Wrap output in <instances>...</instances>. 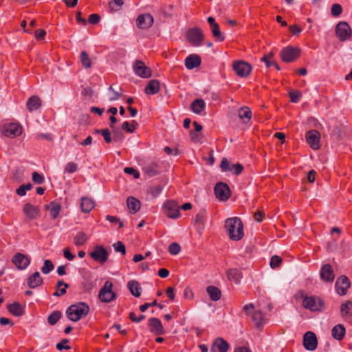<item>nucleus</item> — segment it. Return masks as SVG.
Segmentation results:
<instances>
[{
  "label": "nucleus",
  "instance_id": "nucleus-1",
  "mask_svg": "<svg viewBox=\"0 0 352 352\" xmlns=\"http://www.w3.org/2000/svg\"><path fill=\"white\" fill-rule=\"evenodd\" d=\"M224 228L230 239L239 241L244 235L243 225L240 218L237 217L228 218L226 220Z\"/></svg>",
  "mask_w": 352,
  "mask_h": 352
},
{
  "label": "nucleus",
  "instance_id": "nucleus-2",
  "mask_svg": "<svg viewBox=\"0 0 352 352\" xmlns=\"http://www.w3.org/2000/svg\"><path fill=\"white\" fill-rule=\"evenodd\" d=\"M89 311V307L85 302H80L69 307L66 314L69 320L77 322L82 317L86 316Z\"/></svg>",
  "mask_w": 352,
  "mask_h": 352
},
{
  "label": "nucleus",
  "instance_id": "nucleus-3",
  "mask_svg": "<svg viewBox=\"0 0 352 352\" xmlns=\"http://www.w3.org/2000/svg\"><path fill=\"white\" fill-rule=\"evenodd\" d=\"M302 306L311 311H320L324 308V302L317 296H305L302 300Z\"/></svg>",
  "mask_w": 352,
  "mask_h": 352
},
{
  "label": "nucleus",
  "instance_id": "nucleus-4",
  "mask_svg": "<svg viewBox=\"0 0 352 352\" xmlns=\"http://www.w3.org/2000/svg\"><path fill=\"white\" fill-rule=\"evenodd\" d=\"M186 38L192 45L198 47L201 45L204 39V35L200 28H194L187 31Z\"/></svg>",
  "mask_w": 352,
  "mask_h": 352
},
{
  "label": "nucleus",
  "instance_id": "nucleus-5",
  "mask_svg": "<svg viewBox=\"0 0 352 352\" xmlns=\"http://www.w3.org/2000/svg\"><path fill=\"white\" fill-rule=\"evenodd\" d=\"M300 50L297 47L287 46L280 51L282 60L285 63L296 60L300 55Z\"/></svg>",
  "mask_w": 352,
  "mask_h": 352
},
{
  "label": "nucleus",
  "instance_id": "nucleus-6",
  "mask_svg": "<svg viewBox=\"0 0 352 352\" xmlns=\"http://www.w3.org/2000/svg\"><path fill=\"white\" fill-rule=\"evenodd\" d=\"M112 283L107 280L99 292L98 298L101 302H110L116 298V295L112 291Z\"/></svg>",
  "mask_w": 352,
  "mask_h": 352
},
{
  "label": "nucleus",
  "instance_id": "nucleus-7",
  "mask_svg": "<svg viewBox=\"0 0 352 352\" xmlns=\"http://www.w3.org/2000/svg\"><path fill=\"white\" fill-rule=\"evenodd\" d=\"M164 214L171 219H177L180 217L179 206L173 200H168L163 204Z\"/></svg>",
  "mask_w": 352,
  "mask_h": 352
},
{
  "label": "nucleus",
  "instance_id": "nucleus-8",
  "mask_svg": "<svg viewBox=\"0 0 352 352\" xmlns=\"http://www.w3.org/2000/svg\"><path fill=\"white\" fill-rule=\"evenodd\" d=\"M350 287L351 281L346 276L342 275L337 278L335 289L340 296L346 295Z\"/></svg>",
  "mask_w": 352,
  "mask_h": 352
},
{
  "label": "nucleus",
  "instance_id": "nucleus-9",
  "mask_svg": "<svg viewBox=\"0 0 352 352\" xmlns=\"http://www.w3.org/2000/svg\"><path fill=\"white\" fill-rule=\"evenodd\" d=\"M305 139L309 146L314 150H318L320 147V134L315 129L308 131L305 134Z\"/></svg>",
  "mask_w": 352,
  "mask_h": 352
},
{
  "label": "nucleus",
  "instance_id": "nucleus-10",
  "mask_svg": "<svg viewBox=\"0 0 352 352\" xmlns=\"http://www.w3.org/2000/svg\"><path fill=\"white\" fill-rule=\"evenodd\" d=\"M214 194L216 197L221 201H226L229 199L231 195V191L228 184L219 182L214 186Z\"/></svg>",
  "mask_w": 352,
  "mask_h": 352
},
{
  "label": "nucleus",
  "instance_id": "nucleus-11",
  "mask_svg": "<svg viewBox=\"0 0 352 352\" xmlns=\"http://www.w3.org/2000/svg\"><path fill=\"white\" fill-rule=\"evenodd\" d=\"M337 37L342 41L346 40L351 35V29L349 25L344 21L338 23L336 28Z\"/></svg>",
  "mask_w": 352,
  "mask_h": 352
},
{
  "label": "nucleus",
  "instance_id": "nucleus-12",
  "mask_svg": "<svg viewBox=\"0 0 352 352\" xmlns=\"http://www.w3.org/2000/svg\"><path fill=\"white\" fill-rule=\"evenodd\" d=\"M232 67L236 74L242 78L249 76L252 71L251 65L244 61L234 62Z\"/></svg>",
  "mask_w": 352,
  "mask_h": 352
},
{
  "label": "nucleus",
  "instance_id": "nucleus-13",
  "mask_svg": "<svg viewBox=\"0 0 352 352\" xmlns=\"http://www.w3.org/2000/svg\"><path fill=\"white\" fill-rule=\"evenodd\" d=\"M89 255L94 261L102 264L107 261L109 256L107 251L102 245L96 246Z\"/></svg>",
  "mask_w": 352,
  "mask_h": 352
},
{
  "label": "nucleus",
  "instance_id": "nucleus-14",
  "mask_svg": "<svg viewBox=\"0 0 352 352\" xmlns=\"http://www.w3.org/2000/svg\"><path fill=\"white\" fill-rule=\"evenodd\" d=\"M303 345L309 351H314L317 348L318 340L316 334L312 331H307L303 336Z\"/></svg>",
  "mask_w": 352,
  "mask_h": 352
},
{
  "label": "nucleus",
  "instance_id": "nucleus-15",
  "mask_svg": "<svg viewBox=\"0 0 352 352\" xmlns=\"http://www.w3.org/2000/svg\"><path fill=\"white\" fill-rule=\"evenodd\" d=\"M2 132L7 137L14 138L20 135L22 130L19 124L8 123L4 124Z\"/></svg>",
  "mask_w": 352,
  "mask_h": 352
},
{
  "label": "nucleus",
  "instance_id": "nucleus-16",
  "mask_svg": "<svg viewBox=\"0 0 352 352\" xmlns=\"http://www.w3.org/2000/svg\"><path fill=\"white\" fill-rule=\"evenodd\" d=\"M148 325L151 333L157 336L164 335L165 330L161 320L157 318H151L148 320Z\"/></svg>",
  "mask_w": 352,
  "mask_h": 352
},
{
  "label": "nucleus",
  "instance_id": "nucleus-17",
  "mask_svg": "<svg viewBox=\"0 0 352 352\" xmlns=\"http://www.w3.org/2000/svg\"><path fill=\"white\" fill-rule=\"evenodd\" d=\"M12 261L19 270H23L27 268L30 265V258L28 256L18 252L13 256Z\"/></svg>",
  "mask_w": 352,
  "mask_h": 352
},
{
  "label": "nucleus",
  "instance_id": "nucleus-18",
  "mask_svg": "<svg viewBox=\"0 0 352 352\" xmlns=\"http://www.w3.org/2000/svg\"><path fill=\"white\" fill-rule=\"evenodd\" d=\"M133 70L136 75L142 78H149L151 76V70L146 67L141 60H136L133 65Z\"/></svg>",
  "mask_w": 352,
  "mask_h": 352
},
{
  "label": "nucleus",
  "instance_id": "nucleus-19",
  "mask_svg": "<svg viewBox=\"0 0 352 352\" xmlns=\"http://www.w3.org/2000/svg\"><path fill=\"white\" fill-rule=\"evenodd\" d=\"M321 280L326 283H332L335 278V274L332 266L330 264L324 265L320 272Z\"/></svg>",
  "mask_w": 352,
  "mask_h": 352
},
{
  "label": "nucleus",
  "instance_id": "nucleus-20",
  "mask_svg": "<svg viewBox=\"0 0 352 352\" xmlns=\"http://www.w3.org/2000/svg\"><path fill=\"white\" fill-rule=\"evenodd\" d=\"M153 23V17L150 14H140L136 19V25L140 29H148Z\"/></svg>",
  "mask_w": 352,
  "mask_h": 352
},
{
  "label": "nucleus",
  "instance_id": "nucleus-21",
  "mask_svg": "<svg viewBox=\"0 0 352 352\" xmlns=\"http://www.w3.org/2000/svg\"><path fill=\"white\" fill-rule=\"evenodd\" d=\"M230 344L221 338H217L211 346V352H227Z\"/></svg>",
  "mask_w": 352,
  "mask_h": 352
},
{
  "label": "nucleus",
  "instance_id": "nucleus-22",
  "mask_svg": "<svg viewBox=\"0 0 352 352\" xmlns=\"http://www.w3.org/2000/svg\"><path fill=\"white\" fill-rule=\"evenodd\" d=\"M95 206L94 200L90 197H82L80 199V209L83 213H89Z\"/></svg>",
  "mask_w": 352,
  "mask_h": 352
},
{
  "label": "nucleus",
  "instance_id": "nucleus-23",
  "mask_svg": "<svg viewBox=\"0 0 352 352\" xmlns=\"http://www.w3.org/2000/svg\"><path fill=\"white\" fill-rule=\"evenodd\" d=\"M201 60L197 54H190L185 59V66L188 69H192L201 65Z\"/></svg>",
  "mask_w": 352,
  "mask_h": 352
},
{
  "label": "nucleus",
  "instance_id": "nucleus-24",
  "mask_svg": "<svg viewBox=\"0 0 352 352\" xmlns=\"http://www.w3.org/2000/svg\"><path fill=\"white\" fill-rule=\"evenodd\" d=\"M23 211L26 217L31 219L36 218L40 214L38 207L33 206L30 203L25 204L23 206Z\"/></svg>",
  "mask_w": 352,
  "mask_h": 352
},
{
  "label": "nucleus",
  "instance_id": "nucleus-25",
  "mask_svg": "<svg viewBox=\"0 0 352 352\" xmlns=\"http://www.w3.org/2000/svg\"><path fill=\"white\" fill-rule=\"evenodd\" d=\"M27 283L30 288L34 289L43 283V278L38 272H35L28 277Z\"/></svg>",
  "mask_w": 352,
  "mask_h": 352
},
{
  "label": "nucleus",
  "instance_id": "nucleus-26",
  "mask_svg": "<svg viewBox=\"0 0 352 352\" xmlns=\"http://www.w3.org/2000/svg\"><path fill=\"white\" fill-rule=\"evenodd\" d=\"M41 106V100L37 96H32L28 98L26 102L27 109L29 111L38 110Z\"/></svg>",
  "mask_w": 352,
  "mask_h": 352
},
{
  "label": "nucleus",
  "instance_id": "nucleus-27",
  "mask_svg": "<svg viewBox=\"0 0 352 352\" xmlns=\"http://www.w3.org/2000/svg\"><path fill=\"white\" fill-rule=\"evenodd\" d=\"M160 83L157 80H151L144 89V92L148 95H154L159 92Z\"/></svg>",
  "mask_w": 352,
  "mask_h": 352
},
{
  "label": "nucleus",
  "instance_id": "nucleus-28",
  "mask_svg": "<svg viewBox=\"0 0 352 352\" xmlns=\"http://www.w3.org/2000/svg\"><path fill=\"white\" fill-rule=\"evenodd\" d=\"M345 333V327L341 324H336L331 330L332 337L337 340H342L344 338Z\"/></svg>",
  "mask_w": 352,
  "mask_h": 352
},
{
  "label": "nucleus",
  "instance_id": "nucleus-29",
  "mask_svg": "<svg viewBox=\"0 0 352 352\" xmlns=\"http://www.w3.org/2000/svg\"><path fill=\"white\" fill-rule=\"evenodd\" d=\"M252 320L257 328L263 327L265 323V314L261 310H256L253 312Z\"/></svg>",
  "mask_w": 352,
  "mask_h": 352
},
{
  "label": "nucleus",
  "instance_id": "nucleus-30",
  "mask_svg": "<svg viewBox=\"0 0 352 352\" xmlns=\"http://www.w3.org/2000/svg\"><path fill=\"white\" fill-rule=\"evenodd\" d=\"M45 208L50 210V217L55 219L60 211V205L57 202L52 201L49 204L45 205Z\"/></svg>",
  "mask_w": 352,
  "mask_h": 352
},
{
  "label": "nucleus",
  "instance_id": "nucleus-31",
  "mask_svg": "<svg viewBox=\"0 0 352 352\" xmlns=\"http://www.w3.org/2000/svg\"><path fill=\"white\" fill-rule=\"evenodd\" d=\"M252 111L248 107H243L239 109L238 116L243 123H248L252 118Z\"/></svg>",
  "mask_w": 352,
  "mask_h": 352
},
{
  "label": "nucleus",
  "instance_id": "nucleus-32",
  "mask_svg": "<svg viewBox=\"0 0 352 352\" xmlns=\"http://www.w3.org/2000/svg\"><path fill=\"white\" fill-rule=\"evenodd\" d=\"M340 314L342 318H351L352 316V302L347 300L340 306Z\"/></svg>",
  "mask_w": 352,
  "mask_h": 352
},
{
  "label": "nucleus",
  "instance_id": "nucleus-33",
  "mask_svg": "<svg viewBox=\"0 0 352 352\" xmlns=\"http://www.w3.org/2000/svg\"><path fill=\"white\" fill-rule=\"evenodd\" d=\"M127 287L131 294L135 297H140L141 296V287L140 283L136 280H130L127 283Z\"/></svg>",
  "mask_w": 352,
  "mask_h": 352
},
{
  "label": "nucleus",
  "instance_id": "nucleus-34",
  "mask_svg": "<svg viewBox=\"0 0 352 352\" xmlns=\"http://www.w3.org/2000/svg\"><path fill=\"white\" fill-rule=\"evenodd\" d=\"M126 204L131 213L133 214L136 213L140 208V201L133 197H130L127 199Z\"/></svg>",
  "mask_w": 352,
  "mask_h": 352
},
{
  "label": "nucleus",
  "instance_id": "nucleus-35",
  "mask_svg": "<svg viewBox=\"0 0 352 352\" xmlns=\"http://www.w3.org/2000/svg\"><path fill=\"white\" fill-rule=\"evenodd\" d=\"M205 102L201 98L195 99L190 105L191 110L197 113L200 114L205 108Z\"/></svg>",
  "mask_w": 352,
  "mask_h": 352
},
{
  "label": "nucleus",
  "instance_id": "nucleus-36",
  "mask_svg": "<svg viewBox=\"0 0 352 352\" xmlns=\"http://www.w3.org/2000/svg\"><path fill=\"white\" fill-rule=\"evenodd\" d=\"M206 292L208 294L210 299L213 301H217L221 297V290L215 286H208L206 289Z\"/></svg>",
  "mask_w": 352,
  "mask_h": 352
},
{
  "label": "nucleus",
  "instance_id": "nucleus-37",
  "mask_svg": "<svg viewBox=\"0 0 352 352\" xmlns=\"http://www.w3.org/2000/svg\"><path fill=\"white\" fill-rule=\"evenodd\" d=\"M8 309L10 314L15 316H21L24 313L23 307L17 302H14L12 304L8 305Z\"/></svg>",
  "mask_w": 352,
  "mask_h": 352
},
{
  "label": "nucleus",
  "instance_id": "nucleus-38",
  "mask_svg": "<svg viewBox=\"0 0 352 352\" xmlns=\"http://www.w3.org/2000/svg\"><path fill=\"white\" fill-rule=\"evenodd\" d=\"M227 276L230 280L239 283L242 278V272L236 268L230 269L228 271Z\"/></svg>",
  "mask_w": 352,
  "mask_h": 352
},
{
  "label": "nucleus",
  "instance_id": "nucleus-39",
  "mask_svg": "<svg viewBox=\"0 0 352 352\" xmlns=\"http://www.w3.org/2000/svg\"><path fill=\"white\" fill-rule=\"evenodd\" d=\"M88 237L84 232H78L74 237V243L76 246L83 245L87 241Z\"/></svg>",
  "mask_w": 352,
  "mask_h": 352
},
{
  "label": "nucleus",
  "instance_id": "nucleus-40",
  "mask_svg": "<svg viewBox=\"0 0 352 352\" xmlns=\"http://www.w3.org/2000/svg\"><path fill=\"white\" fill-rule=\"evenodd\" d=\"M94 133L102 135L106 143L110 144L112 142L113 139L109 129H95Z\"/></svg>",
  "mask_w": 352,
  "mask_h": 352
},
{
  "label": "nucleus",
  "instance_id": "nucleus-41",
  "mask_svg": "<svg viewBox=\"0 0 352 352\" xmlns=\"http://www.w3.org/2000/svg\"><path fill=\"white\" fill-rule=\"evenodd\" d=\"M211 32L212 33L213 36L219 41H223L225 40V36L221 32L219 25L218 23L215 25H211L210 27Z\"/></svg>",
  "mask_w": 352,
  "mask_h": 352
},
{
  "label": "nucleus",
  "instance_id": "nucleus-42",
  "mask_svg": "<svg viewBox=\"0 0 352 352\" xmlns=\"http://www.w3.org/2000/svg\"><path fill=\"white\" fill-rule=\"evenodd\" d=\"M143 170L149 177H153L158 173L157 165L155 163L147 164L144 167Z\"/></svg>",
  "mask_w": 352,
  "mask_h": 352
},
{
  "label": "nucleus",
  "instance_id": "nucleus-43",
  "mask_svg": "<svg viewBox=\"0 0 352 352\" xmlns=\"http://www.w3.org/2000/svg\"><path fill=\"white\" fill-rule=\"evenodd\" d=\"M56 287L58 290L53 295L60 296L66 294V289L69 287V285L60 280L57 282Z\"/></svg>",
  "mask_w": 352,
  "mask_h": 352
},
{
  "label": "nucleus",
  "instance_id": "nucleus-44",
  "mask_svg": "<svg viewBox=\"0 0 352 352\" xmlns=\"http://www.w3.org/2000/svg\"><path fill=\"white\" fill-rule=\"evenodd\" d=\"M124 4L123 0H112L109 3V9L110 12H117L120 10Z\"/></svg>",
  "mask_w": 352,
  "mask_h": 352
},
{
  "label": "nucleus",
  "instance_id": "nucleus-45",
  "mask_svg": "<svg viewBox=\"0 0 352 352\" xmlns=\"http://www.w3.org/2000/svg\"><path fill=\"white\" fill-rule=\"evenodd\" d=\"M80 61L85 68H90L91 67V59L86 51L80 53Z\"/></svg>",
  "mask_w": 352,
  "mask_h": 352
},
{
  "label": "nucleus",
  "instance_id": "nucleus-46",
  "mask_svg": "<svg viewBox=\"0 0 352 352\" xmlns=\"http://www.w3.org/2000/svg\"><path fill=\"white\" fill-rule=\"evenodd\" d=\"M138 126V122L135 120H132L131 123L127 121L123 122L122 129L128 133H133Z\"/></svg>",
  "mask_w": 352,
  "mask_h": 352
},
{
  "label": "nucleus",
  "instance_id": "nucleus-47",
  "mask_svg": "<svg viewBox=\"0 0 352 352\" xmlns=\"http://www.w3.org/2000/svg\"><path fill=\"white\" fill-rule=\"evenodd\" d=\"M61 316V313L59 311L52 312L47 318V322L50 325H54L57 323Z\"/></svg>",
  "mask_w": 352,
  "mask_h": 352
},
{
  "label": "nucleus",
  "instance_id": "nucleus-48",
  "mask_svg": "<svg viewBox=\"0 0 352 352\" xmlns=\"http://www.w3.org/2000/svg\"><path fill=\"white\" fill-rule=\"evenodd\" d=\"M289 96L290 98V101L294 103L298 102L302 98V94L298 90L290 91L289 92Z\"/></svg>",
  "mask_w": 352,
  "mask_h": 352
},
{
  "label": "nucleus",
  "instance_id": "nucleus-49",
  "mask_svg": "<svg viewBox=\"0 0 352 352\" xmlns=\"http://www.w3.org/2000/svg\"><path fill=\"white\" fill-rule=\"evenodd\" d=\"M54 268V266L52 263V262L50 260H45L44 261V265L41 267V272L44 274H49L51 271H52Z\"/></svg>",
  "mask_w": 352,
  "mask_h": 352
},
{
  "label": "nucleus",
  "instance_id": "nucleus-50",
  "mask_svg": "<svg viewBox=\"0 0 352 352\" xmlns=\"http://www.w3.org/2000/svg\"><path fill=\"white\" fill-rule=\"evenodd\" d=\"M282 263V258L276 255L272 256L270 260V266L272 268L274 269L280 265Z\"/></svg>",
  "mask_w": 352,
  "mask_h": 352
},
{
  "label": "nucleus",
  "instance_id": "nucleus-51",
  "mask_svg": "<svg viewBox=\"0 0 352 352\" xmlns=\"http://www.w3.org/2000/svg\"><path fill=\"white\" fill-rule=\"evenodd\" d=\"M342 12V8L338 3L333 4L331 8V12L333 16H338L339 15L341 14Z\"/></svg>",
  "mask_w": 352,
  "mask_h": 352
},
{
  "label": "nucleus",
  "instance_id": "nucleus-52",
  "mask_svg": "<svg viewBox=\"0 0 352 352\" xmlns=\"http://www.w3.org/2000/svg\"><path fill=\"white\" fill-rule=\"evenodd\" d=\"M113 246L116 252H120L122 255L126 254L125 245L122 241L115 243Z\"/></svg>",
  "mask_w": 352,
  "mask_h": 352
},
{
  "label": "nucleus",
  "instance_id": "nucleus-53",
  "mask_svg": "<svg viewBox=\"0 0 352 352\" xmlns=\"http://www.w3.org/2000/svg\"><path fill=\"white\" fill-rule=\"evenodd\" d=\"M78 170V164L75 162H69L65 167V171L68 173H73Z\"/></svg>",
  "mask_w": 352,
  "mask_h": 352
},
{
  "label": "nucleus",
  "instance_id": "nucleus-54",
  "mask_svg": "<svg viewBox=\"0 0 352 352\" xmlns=\"http://www.w3.org/2000/svg\"><path fill=\"white\" fill-rule=\"evenodd\" d=\"M68 342H69V340L63 339L60 342L56 344V347L58 351H62L63 349H66V350L70 349H71L70 346L67 344Z\"/></svg>",
  "mask_w": 352,
  "mask_h": 352
},
{
  "label": "nucleus",
  "instance_id": "nucleus-55",
  "mask_svg": "<svg viewBox=\"0 0 352 352\" xmlns=\"http://www.w3.org/2000/svg\"><path fill=\"white\" fill-rule=\"evenodd\" d=\"M180 250V245L177 243H173L170 244L168 247V251L173 255L177 254L179 252Z\"/></svg>",
  "mask_w": 352,
  "mask_h": 352
},
{
  "label": "nucleus",
  "instance_id": "nucleus-56",
  "mask_svg": "<svg viewBox=\"0 0 352 352\" xmlns=\"http://www.w3.org/2000/svg\"><path fill=\"white\" fill-rule=\"evenodd\" d=\"M124 172L129 175H132L135 179L140 177V173L132 167H125Z\"/></svg>",
  "mask_w": 352,
  "mask_h": 352
},
{
  "label": "nucleus",
  "instance_id": "nucleus-57",
  "mask_svg": "<svg viewBox=\"0 0 352 352\" xmlns=\"http://www.w3.org/2000/svg\"><path fill=\"white\" fill-rule=\"evenodd\" d=\"M44 177L42 175L38 174L37 172L32 173V181L37 184H41L44 182Z\"/></svg>",
  "mask_w": 352,
  "mask_h": 352
},
{
  "label": "nucleus",
  "instance_id": "nucleus-58",
  "mask_svg": "<svg viewBox=\"0 0 352 352\" xmlns=\"http://www.w3.org/2000/svg\"><path fill=\"white\" fill-rule=\"evenodd\" d=\"M243 170V166L241 164H236L232 166L230 170L232 171L234 175H238L241 173Z\"/></svg>",
  "mask_w": 352,
  "mask_h": 352
},
{
  "label": "nucleus",
  "instance_id": "nucleus-59",
  "mask_svg": "<svg viewBox=\"0 0 352 352\" xmlns=\"http://www.w3.org/2000/svg\"><path fill=\"white\" fill-rule=\"evenodd\" d=\"M106 219L111 223H119V228H121L123 227V223L120 221V219L117 217H113L111 215H107Z\"/></svg>",
  "mask_w": 352,
  "mask_h": 352
},
{
  "label": "nucleus",
  "instance_id": "nucleus-60",
  "mask_svg": "<svg viewBox=\"0 0 352 352\" xmlns=\"http://www.w3.org/2000/svg\"><path fill=\"white\" fill-rule=\"evenodd\" d=\"M100 20V16L98 14H91L89 16L88 21L91 24H97Z\"/></svg>",
  "mask_w": 352,
  "mask_h": 352
},
{
  "label": "nucleus",
  "instance_id": "nucleus-61",
  "mask_svg": "<svg viewBox=\"0 0 352 352\" xmlns=\"http://www.w3.org/2000/svg\"><path fill=\"white\" fill-rule=\"evenodd\" d=\"M273 53L271 52L269 54L264 55L261 58V60L265 63L267 67H270L271 66L272 62L270 61V59L273 57Z\"/></svg>",
  "mask_w": 352,
  "mask_h": 352
},
{
  "label": "nucleus",
  "instance_id": "nucleus-62",
  "mask_svg": "<svg viewBox=\"0 0 352 352\" xmlns=\"http://www.w3.org/2000/svg\"><path fill=\"white\" fill-rule=\"evenodd\" d=\"M162 188L160 186H156L151 188L150 192L153 197H156L162 192Z\"/></svg>",
  "mask_w": 352,
  "mask_h": 352
},
{
  "label": "nucleus",
  "instance_id": "nucleus-63",
  "mask_svg": "<svg viewBox=\"0 0 352 352\" xmlns=\"http://www.w3.org/2000/svg\"><path fill=\"white\" fill-rule=\"evenodd\" d=\"M289 30L294 35H298L302 31L301 28L297 25H290Z\"/></svg>",
  "mask_w": 352,
  "mask_h": 352
},
{
  "label": "nucleus",
  "instance_id": "nucleus-64",
  "mask_svg": "<svg viewBox=\"0 0 352 352\" xmlns=\"http://www.w3.org/2000/svg\"><path fill=\"white\" fill-rule=\"evenodd\" d=\"M46 35V32L43 29H38L35 32V37L37 40H43Z\"/></svg>",
  "mask_w": 352,
  "mask_h": 352
}]
</instances>
